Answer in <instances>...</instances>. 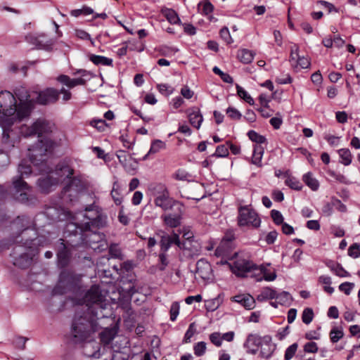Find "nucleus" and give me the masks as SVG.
Instances as JSON below:
<instances>
[{"mask_svg": "<svg viewBox=\"0 0 360 360\" xmlns=\"http://www.w3.org/2000/svg\"><path fill=\"white\" fill-rule=\"evenodd\" d=\"M161 12L171 24H176L180 21L178 14L173 9L165 8L162 9Z\"/></svg>", "mask_w": 360, "mask_h": 360, "instance_id": "nucleus-34", "label": "nucleus"}, {"mask_svg": "<svg viewBox=\"0 0 360 360\" xmlns=\"http://www.w3.org/2000/svg\"><path fill=\"white\" fill-rule=\"evenodd\" d=\"M71 276L68 273H61L59 276L58 283L53 289L54 295H63L70 290V280Z\"/></svg>", "mask_w": 360, "mask_h": 360, "instance_id": "nucleus-19", "label": "nucleus"}, {"mask_svg": "<svg viewBox=\"0 0 360 360\" xmlns=\"http://www.w3.org/2000/svg\"><path fill=\"white\" fill-rule=\"evenodd\" d=\"M237 94L238 95L243 98L245 101H246L250 105H254L255 102L253 98L248 94V93L239 85H236Z\"/></svg>", "mask_w": 360, "mask_h": 360, "instance_id": "nucleus-43", "label": "nucleus"}, {"mask_svg": "<svg viewBox=\"0 0 360 360\" xmlns=\"http://www.w3.org/2000/svg\"><path fill=\"white\" fill-rule=\"evenodd\" d=\"M115 333L112 329L105 328L99 334L101 341L105 344H110L115 338Z\"/></svg>", "mask_w": 360, "mask_h": 360, "instance_id": "nucleus-36", "label": "nucleus"}, {"mask_svg": "<svg viewBox=\"0 0 360 360\" xmlns=\"http://www.w3.org/2000/svg\"><path fill=\"white\" fill-rule=\"evenodd\" d=\"M85 231L87 230L84 229V224H79L72 221L68 222L64 229V236L69 239L65 242L69 243L72 247L80 245Z\"/></svg>", "mask_w": 360, "mask_h": 360, "instance_id": "nucleus-7", "label": "nucleus"}, {"mask_svg": "<svg viewBox=\"0 0 360 360\" xmlns=\"http://www.w3.org/2000/svg\"><path fill=\"white\" fill-rule=\"evenodd\" d=\"M220 37L221 39L228 44L233 43V39L231 37L229 29L226 27H224L220 30Z\"/></svg>", "mask_w": 360, "mask_h": 360, "instance_id": "nucleus-55", "label": "nucleus"}, {"mask_svg": "<svg viewBox=\"0 0 360 360\" xmlns=\"http://www.w3.org/2000/svg\"><path fill=\"white\" fill-rule=\"evenodd\" d=\"M165 144L163 141L159 139L152 141L148 154H155L159 152L161 149L164 148Z\"/></svg>", "mask_w": 360, "mask_h": 360, "instance_id": "nucleus-45", "label": "nucleus"}, {"mask_svg": "<svg viewBox=\"0 0 360 360\" xmlns=\"http://www.w3.org/2000/svg\"><path fill=\"white\" fill-rule=\"evenodd\" d=\"M298 347L297 343H293L290 346H289L285 352L284 359L285 360H290L293 356L295 355Z\"/></svg>", "mask_w": 360, "mask_h": 360, "instance_id": "nucleus-54", "label": "nucleus"}, {"mask_svg": "<svg viewBox=\"0 0 360 360\" xmlns=\"http://www.w3.org/2000/svg\"><path fill=\"white\" fill-rule=\"evenodd\" d=\"M163 219L165 224L171 228H176L180 225V214H165Z\"/></svg>", "mask_w": 360, "mask_h": 360, "instance_id": "nucleus-33", "label": "nucleus"}, {"mask_svg": "<svg viewBox=\"0 0 360 360\" xmlns=\"http://www.w3.org/2000/svg\"><path fill=\"white\" fill-rule=\"evenodd\" d=\"M303 181L313 191H316L319 187V181L313 177L311 172H308L303 176Z\"/></svg>", "mask_w": 360, "mask_h": 360, "instance_id": "nucleus-37", "label": "nucleus"}, {"mask_svg": "<svg viewBox=\"0 0 360 360\" xmlns=\"http://www.w3.org/2000/svg\"><path fill=\"white\" fill-rule=\"evenodd\" d=\"M248 136L251 141L257 143H264L266 141V138L264 136L259 134L258 133L253 130L249 131L248 133Z\"/></svg>", "mask_w": 360, "mask_h": 360, "instance_id": "nucleus-46", "label": "nucleus"}, {"mask_svg": "<svg viewBox=\"0 0 360 360\" xmlns=\"http://www.w3.org/2000/svg\"><path fill=\"white\" fill-rule=\"evenodd\" d=\"M338 154L342 159L340 162L345 166H348L352 162V155L348 148H342L338 150Z\"/></svg>", "mask_w": 360, "mask_h": 360, "instance_id": "nucleus-38", "label": "nucleus"}, {"mask_svg": "<svg viewBox=\"0 0 360 360\" xmlns=\"http://www.w3.org/2000/svg\"><path fill=\"white\" fill-rule=\"evenodd\" d=\"M83 301L85 304L81 308L90 311V308H94V311L101 312V309L105 308L103 310V313H108L111 310L110 306L105 302V295L103 293L101 288L98 285H93L84 294Z\"/></svg>", "mask_w": 360, "mask_h": 360, "instance_id": "nucleus-4", "label": "nucleus"}, {"mask_svg": "<svg viewBox=\"0 0 360 360\" xmlns=\"http://www.w3.org/2000/svg\"><path fill=\"white\" fill-rule=\"evenodd\" d=\"M354 287V284L353 283L345 282L340 285L339 289L347 295H349Z\"/></svg>", "mask_w": 360, "mask_h": 360, "instance_id": "nucleus-64", "label": "nucleus"}, {"mask_svg": "<svg viewBox=\"0 0 360 360\" xmlns=\"http://www.w3.org/2000/svg\"><path fill=\"white\" fill-rule=\"evenodd\" d=\"M172 244H175L178 247H180V238L179 237V234L173 233V236H170L163 232L160 241V251L167 252Z\"/></svg>", "mask_w": 360, "mask_h": 360, "instance_id": "nucleus-20", "label": "nucleus"}, {"mask_svg": "<svg viewBox=\"0 0 360 360\" xmlns=\"http://www.w3.org/2000/svg\"><path fill=\"white\" fill-rule=\"evenodd\" d=\"M17 103L14 95L8 91L0 92V127L2 128V143L4 148L11 150L20 141L21 134L24 137L37 135L38 141L28 148V157L31 163L38 166L46 160L48 153L53 148L54 142L44 134L51 131L49 122L37 120L30 127L22 124L13 127L14 122L18 121Z\"/></svg>", "mask_w": 360, "mask_h": 360, "instance_id": "nucleus-1", "label": "nucleus"}, {"mask_svg": "<svg viewBox=\"0 0 360 360\" xmlns=\"http://www.w3.org/2000/svg\"><path fill=\"white\" fill-rule=\"evenodd\" d=\"M201 248L198 240L181 241V254L186 259H193L200 255Z\"/></svg>", "mask_w": 360, "mask_h": 360, "instance_id": "nucleus-14", "label": "nucleus"}, {"mask_svg": "<svg viewBox=\"0 0 360 360\" xmlns=\"http://www.w3.org/2000/svg\"><path fill=\"white\" fill-rule=\"evenodd\" d=\"M211 342L217 347H220L222 344L221 335L219 333H212L209 336Z\"/></svg>", "mask_w": 360, "mask_h": 360, "instance_id": "nucleus-57", "label": "nucleus"}, {"mask_svg": "<svg viewBox=\"0 0 360 360\" xmlns=\"http://www.w3.org/2000/svg\"><path fill=\"white\" fill-rule=\"evenodd\" d=\"M238 219V224L240 226L252 225V226L257 228L260 226L261 223V220L257 212L245 206L241 207L239 209V215Z\"/></svg>", "mask_w": 360, "mask_h": 360, "instance_id": "nucleus-9", "label": "nucleus"}, {"mask_svg": "<svg viewBox=\"0 0 360 360\" xmlns=\"http://www.w3.org/2000/svg\"><path fill=\"white\" fill-rule=\"evenodd\" d=\"M189 122L194 127L199 129L203 120L202 115L198 108H193L188 112Z\"/></svg>", "mask_w": 360, "mask_h": 360, "instance_id": "nucleus-27", "label": "nucleus"}, {"mask_svg": "<svg viewBox=\"0 0 360 360\" xmlns=\"http://www.w3.org/2000/svg\"><path fill=\"white\" fill-rule=\"evenodd\" d=\"M299 47L297 44H294L291 47L290 61L292 63V65L295 66L300 59V56L298 53Z\"/></svg>", "mask_w": 360, "mask_h": 360, "instance_id": "nucleus-49", "label": "nucleus"}, {"mask_svg": "<svg viewBox=\"0 0 360 360\" xmlns=\"http://www.w3.org/2000/svg\"><path fill=\"white\" fill-rule=\"evenodd\" d=\"M13 229L16 230V237L20 236L21 233L29 229L32 226L31 219L27 215L18 216L11 222Z\"/></svg>", "mask_w": 360, "mask_h": 360, "instance_id": "nucleus-18", "label": "nucleus"}, {"mask_svg": "<svg viewBox=\"0 0 360 360\" xmlns=\"http://www.w3.org/2000/svg\"><path fill=\"white\" fill-rule=\"evenodd\" d=\"M206 342L202 341L196 343L193 347L194 354L197 356H202L206 351Z\"/></svg>", "mask_w": 360, "mask_h": 360, "instance_id": "nucleus-50", "label": "nucleus"}, {"mask_svg": "<svg viewBox=\"0 0 360 360\" xmlns=\"http://www.w3.org/2000/svg\"><path fill=\"white\" fill-rule=\"evenodd\" d=\"M348 255L352 258H358L360 257V244L354 243L348 249Z\"/></svg>", "mask_w": 360, "mask_h": 360, "instance_id": "nucleus-52", "label": "nucleus"}, {"mask_svg": "<svg viewBox=\"0 0 360 360\" xmlns=\"http://www.w3.org/2000/svg\"><path fill=\"white\" fill-rule=\"evenodd\" d=\"M158 91L165 96H169L174 92V89L171 86L166 84H160L158 85Z\"/></svg>", "mask_w": 360, "mask_h": 360, "instance_id": "nucleus-59", "label": "nucleus"}, {"mask_svg": "<svg viewBox=\"0 0 360 360\" xmlns=\"http://www.w3.org/2000/svg\"><path fill=\"white\" fill-rule=\"evenodd\" d=\"M227 241V240H221L215 250V255L217 257H226L231 261L234 257V253L232 254L231 252L234 248V245Z\"/></svg>", "mask_w": 360, "mask_h": 360, "instance_id": "nucleus-22", "label": "nucleus"}, {"mask_svg": "<svg viewBox=\"0 0 360 360\" xmlns=\"http://www.w3.org/2000/svg\"><path fill=\"white\" fill-rule=\"evenodd\" d=\"M232 264H230L231 271L238 276L244 277L248 272L256 268V265L249 259L248 256L239 255L234 252V257L232 259Z\"/></svg>", "mask_w": 360, "mask_h": 360, "instance_id": "nucleus-6", "label": "nucleus"}, {"mask_svg": "<svg viewBox=\"0 0 360 360\" xmlns=\"http://www.w3.org/2000/svg\"><path fill=\"white\" fill-rule=\"evenodd\" d=\"M75 35L80 39L89 40L92 45H94V41L92 40L91 35L83 30H76Z\"/></svg>", "mask_w": 360, "mask_h": 360, "instance_id": "nucleus-61", "label": "nucleus"}, {"mask_svg": "<svg viewBox=\"0 0 360 360\" xmlns=\"http://www.w3.org/2000/svg\"><path fill=\"white\" fill-rule=\"evenodd\" d=\"M255 53L248 49H241L237 53V58L244 64L250 63L254 58Z\"/></svg>", "mask_w": 360, "mask_h": 360, "instance_id": "nucleus-31", "label": "nucleus"}, {"mask_svg": "<svg viewBox=\"0 0 360 360\" xmlns=\"http://www.w3.org/2000/svg\"><path fill=\"white\" fill-rule=\"evenodd\" d=\"M56 171L58 174L61 176H65V178H70L75 172V170L72 167L68 165L66 163H59L56 166Z\"/></svg>", "mask_w": 360, "mask_h": 360, "instance_id": "nucleus-32", "label": "nucleus"}, {"mask_svg": "<svg viewBox=\"0 0 360 360\" xmlns=\"http://www.w3.org/2000/svg\"><path fill=\"white\" fill-rule=\"evenodd\" d=\"M181 188L184 189L185 197L187 199H192L196 202L200 200V198L195 195V191L200 188L198 184L196 181L184 179L181 176Z\"/></svg>", "mask_w": 360, "mask_h": 360, "instance_id": "nucleus-17", "label": "nucleus"}, {"mask_svg": "<svg viewBox=\"0 0 360 360\" xmlns=\"http://www.w3.org/2000/svg\"><path fill=\"white\" fill-rule=\"evenodd\" d=\"M91 125L96 128L99 131H103L107 127V124L104 120H93L91 122Z\"/></svg>", "mask_w": 360, "mask_h": 360, "instance_id": "nucleus-60", "label": "nucleus"}, {"mask_svg": "<svg viewBox=\"0 0 360 360\" xmlns=\"http://www.w3.org/2000/svg\"><path fill=\"white\" fill-rule=\"evenodd\" d=\"M271 217L274 222L276 225H280L283 223V217L279 211H278L276 210H272L271 211Z\"/></svg>", "mask_w": 360, "mask_h": 360, "instance_id": "nucleus-56", "label": "nucleus"}, {"mask_svg": "<svg viewBox=\"0 0 360 360\" xmlns=\"http://www.w3.org/2000/svg\"><path fill=\"white\" fill-rule=\"evenodd\" d=\"M155 204L156 206L160 207L164 210H167L172 209L174 205L175 202L168 196L167 191H164L162 194L155 198Z\"/></svg>", "mask_w": 360, "mask_h": 360, "instance_id": "nucleus-25", "label": "nucleus"}, {"mask_svg": "<svg viewBox=\"0 0 360 360\" xmlns=\"http://www.w3.org/2000/svg\"><path fill=\"white\" fill-rule=\"evenodd\" d=\"M232 301L240 304L246 309L249 310L255 307V300L249 294L236 295L232 297Z\"/></svg>", "mask_w": 360, "mask_h": 360, "instance_id": "nucleus-26", "label": "nucleus"}, {"mask_svg": "<svg viewBox=\"0 0 360 360\" xmlns=\"http://www.w3.org/2000/svg\"><path fill=\"white\" fill-rule=\"evenodd\" d=\"M344 335L342 330L336 328H333L330 332V338L332 342L335 343L339 341Z\"/></svg>", "mask_w": 360, "mask_h": 360, "instance_id": "nucleus-53", "label": "nucleus"}, {"mask_svg": "<svg viewBox=\"0 0 360 360\" xmlns=\"http://www.w3.org/2000/svg\"><path fill=\"white\" fill-rule=\"evenodd\" d=\"M181 233L184 238L183 240H197L194 236V233L191 229V227L189 226H184L183 229L181 230Z\"/></svg>", "mask_w": 360, "mask_h": 360, "instance_id": "nucleus-51", "label": "nucleus"}, {"mask_svg": "<svg viewBox=\"0 0 360 360\" xmlns=\"http://www.w3.org/2000/svg\"><path fill=\"white\" fill-rule=\"evenodd\" d=\"M275 299L278 300V303L281 305L289 304L292 300L290 294L287 291H282L280 293L277 292V297Z\"/></svg>", "mask_w": 360, "mask_h": 360, "instance_id": "nucleus-44", "label": "nucleus"}, {"mask_svg": "<svg viewBox=\"0 0 360 360\" xmlns=\"http://www.w3.org/2000/svg\"><path fill=\"white\" fill-rule=\"evenodd\" d=\"M90 311L80 308L75 311L71 327V333L75 342L80 343L87 340L91 335L98 330L97 321L103 318H108L112 315L103 313L105 308L101 309V312L94 311V308H90Z\"/></svg>", "mask_w": 360, "mask_h": 360, "instance_id": "nucleus-2", "label": "nucleus"}, {"mask_svg": "<svg viewBox=\"0 0 360 360\" xmlns=\"http://www.w3.org/2000/svg\"><path fill=\"white\" fill-rule=\"evenodd\" d=\"M285 183L288 186L296 191H300L302 188V184L293 177L288 178Z\"/></svg>", "mask_w": 360, "mask_h": 360, "instance_id": "nucleus-48", "label": "nucleus"}, {"mask_svg": "<svg viewBox=\"0 0 360 360\" xmlns=\"http://www.w3.org/2000/svg\"><path fill=\"white\" fill-rule=\"evenodd\" d=\"M274 349L275 347L274 345H272L269 342H266L262 346L259 355L262 358L268 359L271 356Z\"/></svg>", "mask_w": 360, "mask_h": 360, "instance_id": "nucleus-39", "label": "nucleus"}, {"mask_svg": "<svg viewBox=\"0 0 360 360\" xmlns=\"http://www.w3.org/2000/svg\"><path fill=\"white\" fill-rule=\"evenodd\" d=\"M19 175L13 177V195L15 200L27 205H34L37 202V197L29 193L31 187L22 179L25 176H28L32 173V169L27 161L22 160L18 167Z\"/></svg>", "mask_w": 360, "mask_h": 360, "instance_id": "nucleus-3", "label": "nucleus"}, {"mask_svg": "<svg viewBox=\"0 0 360 360\" xmlns=\"http://www.w3.org/2000/svg\"><path fill=\"white\" fill-rule=\"evenodd\" d=\"M14 93L15 98H17L19 101L16 108L18 110L15 117L18 121H21L30 115L35 101L33 98H30L31 96L25 87H17L14 90Z\"/></svg>", "mask_w": 360, "mask_h": 360, "instance_id": "nucleus-5", "label": "nucleus"}, {"mask_svg": "<svg viewBox=\"0 0 360 360\" xmlns=\"http://www.w3.org/2000/svg\"><path fill=\"white\" fill-rule=\"evenodd\" d=\"M229 146L226 143L218 146L214 153H213L211 156L217 158H226L229 155Z\"/></svg>", "mask_w": 360, "mask_h": 360, "instance_id": "nucleus-42", "label": "nucleus"}, {"mask_svg": "<svg viewBox=\"0 0 360 360\" xmlns=\"http://www.w3.org/2000/svg\"><path fill=\"white\" fill-rule=\"evenodd\" d=\"M58 99V90L53 87H49L38 92L34 101L40 105H48L56 103Z\"/></svg>", "mask_w": 360, "mask_h": 360, "instance_id": "nucleus-15", "label": "nucleus"}, {"mask_svg": "<svg viewBox=\"0 0 360 360\" xmlns=\"http://www.w3.org/2000/svg\"><path fill=\"white\" fill-rule=\"evenodd\" d=\"M103 234L100 232L93 231H85L83 237L81 240L80 245H86L91 247L93 244L98 243L103 239Z\"/></svg>", "mask_w": 360, "mask_h": 360, "instance_id": "nucleus-21", "label": "nucleus"}, {"mask_svg": "<svg viewBox=\"0 0 360 360\" xmlns=\"http://www.w3.org/2000/svg\"><path fill=\"white\" fill-rule=\"evenodd\" d=\"M277 297V292L269 287L263 288L260 293L257 296V300L264 302L268 300H273Z\"/></svg>", "mask_w": 360, "mask_h": 360, "instance_id": "nucleus-29", "label": "nucleus"}, {"mask_svg": "<svg viewBox=\"0 0 360 360\" xmlns=\"http://www.w3.org/2000/svg\"><path fill=\"white\" fill-rule=\"evenodd\" d=\"M264 153V148L261 146L256 145L253 150V155L252 158V164L261 167L262 158Z\"/></svg>", "mask_w": 360, "mask_h": 360, "instance_id": "nucleus-35", "label": "nucleus"}, {"mask_svg": "<svg viewBox=\"0 0 360 360\" xmlns=\"http://www.w3.org/2000/svg\"><path fill=\"white\" fill-rule=\"evenodd\" d=\"M68 179V183L61 191V198L63 201L72 202L77 199L79 193L82 188V184L79 178L72 176Z\"/></svg>", "mask_w": 360, "mask_h": 360, "instance_id": "nucleus-8", "label": "nucleus"}, {"mask_svg": "<svg viewBox=\"0 0 360 360\" xmlns=\"http://www.w3.org/2000/svg\"><path fill=\"white\" fill-rule=\"evenodd\" d=\"M179 313V305L178 302H174L170 309V320L174 321L176 319Z\"/></svg>", "mask_w": 360, "mask_h": 360, "instance_id": "nucleus-63", "label": "nucleus"}, {"mask_svg": "<svg viewBox=\"0 0 360 360\" xmlns=\"http://www.w3.org/2000/svg\"><path fill=\"white\" fill-rule=\"evenodd\" d=\"M85 217L89 221L84 223V229L89 231L92 228L101 229L105 227L108 224V216L100 210L94 214H86Z\"/></svg>", "mask_w": 360, "mask_h": 360, "instance_id": "nucleus-13", "label": "nucleus"}, {"mask_svg": "<svg viewBox=\"0 0 360 360\" xmlns=\"http://www.w3.org/2000/svg\"><path fill=\"white\" fill-rule=\"evenodd\" d=\"M89 60L96 65L112 66V59L103 56L91 54Z\"/></svg>", "mask_w": 360, "mask_h": 360, "instance_id": "nucleus-30", "label": "nucleus"}, {"mask_svg": "<svg viewBox=\"0 0 360 360\" xmlns=\"http://www.w3.org/2000/svg\"><path fill=\"white\" fill-rule=\"evenodd\" d=\"M195 276L203 281H208L212 278V269L207 260L200 259L197 262Z\"/></svg>", "mask_w": 360, "mask_h": 360, "instance_id": "nucleus-16", "label": "nucleus"}, {"mask_svg": "<svg viewBox=\"0 0 360 360\" xmlns=\"http://www.w3.org/2000/svg\"><path fill=\"white\" fill-rule=\"evenodd\" d=\"M314 318V311L311 308H306L302 314V320L305 324H309Z\"/></svg>", "mask_w": 360, "mask_h": 360, "instance_id": "nucleus-47", "label": "nucleus"}, {"mask_svg": "<svg viewBox=\"0 0 360 360\" xmlns=\"http://www.w3.org/2000/svg\"><path fill=\"white\" fill-rule=\"evenodd\" d=\"M93 13L94 10L87 6H84L80 9H74L70 11V15L75 18H77L80 15H88Z\"/></svg>", "mask_w": 360, "mask_h": 360, "instance_id": "nucleus-40", "label": "nucleus"}, {"mask_svg": "<svg viewBox=\"0 0 360 360\" xmlns=\"http://www.w3.org/2000/svg\"><path fill=\"white\" fill-rule=\"evenodd\" d=\"M72 247L69 243L65 241V240L60 238L57 250V262L58 265L60 268L66 267L70 261L71 258V248Z\"/></svg>", "mask_w": 360, "mask_h": 360, "instance_id": "nucleus-12", "label": "nucleus"}, {"mask_svg": "<svg viewBox=\"0 0 360 360\" xmlns=\"http://www.w3.org/2000/svg\"><path fill=\"white\" fill-rule=\"evenodd\" d=\"M58 182L57 178L48 175L38 179L37 184L41 193H49L52 191V187L56 186Z\"/></svg>", "mask_w": 360, "mask_h": 360, "instance_id": "nucleus-23", "label": "nucleus"}, {"mask_svg": "<svg viewBox=\"0 0 360 360\" xmlns=\"http://www.w3.org/2000/svg\"><path fill=\"white\" fill-rule=\"evenodd\" d=\"M27 42L34 45L37 49L51 51L54 44L53 39L49 38L44 34H30L26 37Z\"/></svg>", "mask_w": 360, "mask_h": 360, "instance_id": "nucleus-11", "label": "nucleus"}, {"mask_svg": "<svg viewBox=\"0 0 360 360\" xmlns=\"http://www.w3.org/2000/svg\"><path fill=\"white\" fill-rule=\"evenodd\" d=\"M326 265L338 276L349 277V273L342 266L334 261L328 260L326 262Z\"/></svg>", "mask_w": 360, "mask_h": 360, "instance_id": "nucleus-28", "label": "nucleus"}, {"mask_svg": "<svg viewBox=\"0 0 360 360\" xmlns=\"http://www.w3.org/2000/svg\"><path fill=\"white\" fill-rule=\"evenodd\" d=\"M196 333V328L194 323H191L189 325L188 329L187 330L184 338V341L185 342H191V338L193 336V335Z\"/></svg>", "mask_w": 360, "mask_h": 360, "instance_id": "nucleus-58", "label": "nucleus"}, {"mask_svg": "<svg viewBox=\"0 0 360 360\" xmlns=\"http://www.w3.org/2000/svg\"><path fill=\"white\" fill-rule=\"evenodd\" d=\"M22 246L17 245L12 250L10 256L13 259L14 266L20 269L29 267L32 262V257L27 252H22Z\"/></svg>", "mask_w": 360, "mask_h": 360, "instance_id": "nucleus-10", "label": "nucleus"}, {"mask_svg": "<svg viewBox=\"0 0 360 360\" xmlns=\"http://www.w3.org/2000/svg\"><path fill=\"white\" fill-rule=\"evenodd\" d=\"M56 81L69 89H72L78 85H84L86 84V79L82 77L72 79L69 76L63 74L56 77Z\"/></svg>", "mask_w": 360, "mask_h": 360, "instance_id": "nucleus-24", "label": "nucleus"}, {"mask_svg": "<svg viewBox=\"0 0 360 360\" xmlns=\"http://www.w3.org/2000/svg\"><path fill=\"white\" fill-rule=\"evenodd\" d=\"M226 112L228 116L233 120H238L242 117L241 113L237 109L232 107L228 108Z\"/></svg>", "mask_w": 360, "mask_h": 360, "instance_id": "nucleus-62", "label": "nucleus"}, {"mask_svg": "<svg viewBox=\"0 0 360 360\" xmlns=\"http://www.w3.org/2000/svg\"><path fill=\"white\" fill-rule=\"evenodd\" d=\"M108 253L112 258L122 259V250L118 244H111L109 247Z\"/></svg>", "mask_w": 360, "mask_h": 360, "instance_id": "nucleus-41", "label": "nucleus"}]
</instances>
